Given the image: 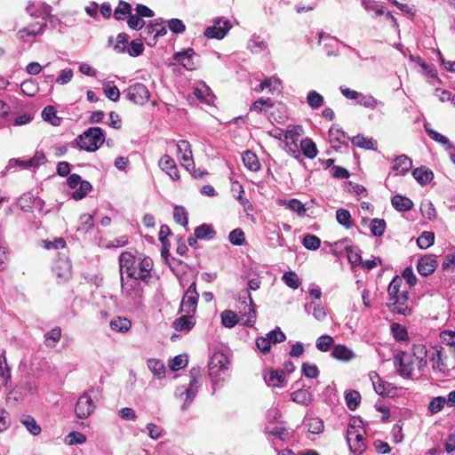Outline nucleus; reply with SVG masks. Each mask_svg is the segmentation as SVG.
<instances>
[{
    "instance_id": "obj_1",
    "label": "nucleus",
    "mask_w": 455,
    "mask_h": 455,
    "mask_svg": "<svg viewBox=\"0 0 455 455\" xmlns=\"http://www.w3.org/2000/svg\"><path fill=\"white\" fill-rule=\"evenodd\" d=\"M388 309L393 314L404 316L411 315L413 313L411 302L409 298V290L407 286L402 287V277L395 275L387 287Z\"/></svg>"
},
{
    "instance_id": "obj_2",
    "label": "nucleus",
    "mask_w": 455,
    "mask_h": 455,
    "mask_svg": "<svg viewBox=\"0 0 455 455\" xmlns=\"http://www.w3.org/2000/svg\"><path fill=\"white\" fill-rule=\"evenodd\" d=\"M229 358L224 353L216 351L210 358L208 364L209 376L213 384L224 380L228 376Z\"/></svg>"
},
{
    "instance_id": "obj_3",
    "label": "nucleus",
    "mask_w": 455,
    "mask_h": 455,
    "mask_svg": "<svg viewBox=\"0 0 455 455\" xmlns=\"http://www.w3.org/2000/svg\"><path fill=\"white\" fill-rule=\"evenodd\" d=\"M104 140L105 136L100 127H91L77 137L79 148L89 152L96 151L104 143Z\"/></svg>"
},
{
    "instance_id": "obj_4",
    "label": "nucleus",
    "mask_w": 455,
    "mask_h": 455,
    "mask_svg": "<svg viewBox=\"0 0 455 455\" xmlns=\"http://www.w3.org/2000/svg\"><path fill=\"white\" fill-rule=\"evenodd\" d=\"M356 420L354 424H349L347 431V440L350 451L357 455H361L366 450V439L364 435L366 431L360 426H355Z\"/></svg>"
},
{
    "instance_id": "obj_5",
    "label": "nucleus",
    "mask_w": 455,
    "mask_h": 455,
    "mask_svg": "<svg viewBox=\"0 0 455 455\" xmlns=\"http://www.w3.org/2000/svg\"><path fill=\"white\" fill-rule=\"evenodd\" d=\"M371 386L375 393L383 399L394 398L397 395V387L394 384L384 380L375 371H371Z\"/></svg>"
},
{
    "instance_id": "obj_6",
    "label": "nucleus",
    "mask_w": 455,
    "mask_h": 455,
    "mask_svg": "<svg viewBox=\"0 0 455 455\" xmlns=\"http://www.w3.org/2000/svg\"><path fill=\"white\" fill-rule=\"evenodd\" d=\"M199 294L196 291V283L193 282L185 292L181 304L180 312L195 315L196 312Z\"/></svg>"
},
{
    "instance_id": "obj_7",
    "label": "nucleus",
    "mask_w": 455,
    "mask_h": 455,
    "mask_svg": "<svg viewBox=\"0 0 455 455\" xmlns=\"http://www.w3.org/2000/svg\"><path fill=\"white\" fill-rule=\"evenodd\" d=\"M124 93L131 102L137 105H144L148 101L150 96L147 86L140 83L130 85Z\"/></svg>"
},
{
    "instance_id": "obj_8",
    "label": "nucleus",
    "mask_w": 455,
    "mask_h": 455,
    "mask_svg": "<svg viewBox=\"0 0 455 455\" xmlns=\"http://www.w3.org/2000/svg\"><path fill=\"white\" fill-rule=\"evenodd\" d=\"M412 364L413 362L411 355H407L404 351H398L394 356V365L400 376L411 377L413 371Z\"/></svg>"
},
{
    "instance_id": "obj_9",
    "label": "nucleus",
    "mask_w": 455,
    "mask_h": 455,
    "mask_svg": "<svg viewBox=\"0 0 455 455\" xmlns=\"http://www.w3.org/2000/svg\"><path fill=\"white\" fill-rule=\"evenodd\" d=\"M95 410V404L88 392H84L77 400L75 412L78 419H87Z\"/></svg>"
},
{
    "instance_id": "obj_10",
    "label": "nucleus",
    "mask_w": 455,
    "mask_h": 455,
    "mask_svg": "<svg viewBox=\"0 0 455 455\" xmlns=\"http://www.w3.org/2000/svg\"><path fill=\"white\" fill-rule=\"evenodd\" d=\"M135 256L130 251H123L119 256V270L121 275V282L124 281V272L131 279L136 275Z\"/></svg>"
},
{
    "instance_id": "obj_11",
    "label": "nucleus",
    "mask_w": 455,
    "mask_h": 455,
    "mask_svg": "<svg viewBox=\"0 0 455 455\" xmlns=\"http://www.w3.org/2000/svg\"><path fill=\"white\" fill-rule=\"evenodd\" d=\"M437 267V260L433 254L421 256L417 263V271L422 276H427L435 272Z\"/></svg>"
},
{
    "instance_id": "obj_12",
    "label": "nucleus",
    "mask_w": 455,
    "mask_h": 455,
    "mask_svg": "<svg viewBox=\"0 0 455 455\" xmlns=\"http://www.w3.org/2000/svg\"><path fill=\"white\" fill-rule=\"evenodd\" d=\"M231 28L228 20H218L213 26L208 27L204 30V36L208 38L222 39Z\"/></svg>"
},
{
    "instance_id": "obj_13",
    "label": "nucleus",
    "mask_w": 455,
    "mask_h": 455,
    "mask_svg": "<svg viewBox=\"0 0 455 455\" xmlns=\"http://www.w3.org/2000/svg\"><path fill=\"white\" fill-rule=\"evenodd\" d=\"M152 259L149 257L143 258L138 264V267H136V275L133 277V279H140V281L148 283L152 278Z\"/></svg>"
},
{
    "instance_id": "obj_14",
    "label": "nucleus",
    "mask_w": 455,
    "mask_h": 455,
    "mask_svg": "<svg viewBox=\"0 0 455 455\" xmlns=\"http://www.w3.org/2000/svg\"><path fill=\"white\" fill-rule=\"evenodd\" d=\"M177 149L178 153L181 154V165L188 171L190 170V167L195 168L190 143L181 140L177 143Z\"/></svg>"
},
{
    "instance_id": "obj_15",
    "label": "nucleus",
    "mask_w": 455,
    "mask_h": 455,
    "mask_svg": "<svg viewBox=\"0 0 455 455\" xmlns=\"http://www.w3.org/2000/svg\"><path fill=\"white\" fill-rule=\"evenodd\" d=\"M159 167L165 172L170 178H172L173 180H178L180 178L179 170L177 168L176 163L168 155H164L159 160L158 163Z\"/></svg>"
},
{
    "instance_id": "obj_16",
    "label": "nucleus",
    "mask_w": 455,
    "mask_h": 455,
    "mask_svg": "<svg viewBox=\"0 0 455 455\" xmlns=\"http://www.w3.org/2000/svg\"><path fill=\"white\" fill-rule=\"evenodd\" d=\"M195 51L192 48H188L182 52H176L173 55V59L181 64L188 70H195L196 68V63L193 60Z\"/></svg>"
},
{
    "instance_id": "obj_17",
    "label": "nucleus",
    "mask_w": 455,
    "mask_h": 455,
    "mask_svg": "<svg viewBox=\"0 0 455 455\" xmlns=\"http://www.w3.org/2000/svg\"><path fill=\"white\" fill-rule=\"evenodd\" d=\"M411 174L420 186L427 185L435 177L433 171L425 165L415 168Z\"/></svg>"
},
{
    "instance_id": "obj_18",
    "label": "nucleus",
    "mask_w": 455,
    "mask_h": 455,
    "mask_svg": "<svg viewBox=\"0 0 455 455\" xmlns=\"http://www.w3.org/2000/svg\"><path fill=\"white\" fill-rule=\"evenodd\" d=\"M392 170L396 175H405L412 167V160L406 155H400L394 159Z\"/></svg>"
},
{
    "instance_id": "obj_19",
    "label": "nucleus",
    "mask_w": 455,
    "mask_h": 455,
    "mask_svg": "<svg viewBox=\"0 0 455 455\" xmlns=\"http://www.w3.org/2000/svg\"><path fill=\"white\" fill-rule=\"evenodd\" d=\"M12 379V370L6 357V351L0 354V385L7 387Z\"/></svg>"
},
{
    "instance_id": "obj_20",
    "label": "nucleus",
    "mask_w": 455,
    "mask_h": 455,
    "mask_svg": "<svg viewBox=\"0 0 455 455\" xmlns=\"http://www.w3.org/2000/svg\"><path fill=\"white\" fill-rule=\"evenodd\" d=\"M391 204L399 212H404L413 208V202L409 197L397 194L391 197Z\"/></svg>"
},
{
    "instance_id": "obj_21",
    "label": "nucleus",
    "mask_w": 455,
    "mask_h": 455,
    "mask_svg": "<svg viewBox=\"0 0 455 455\" xmlns=\"http://www.w3.org/2000/svg\"><path fill=\"white\" fill-rule=\"evenodd\" d=\"M196 325V319L194 315L186 314L177 318L172 323V327L179 331H190Z\"/></svg>"
},
{
    "instance_id": "obj_22",
    "label": "nucleus",
    "mask_w": 455,
    "mask_h": 455,
    "mask_svg": "<svg viewBox=\"0 0 455 455\" xmlns=\"http://www.w3.org/2000/svg\"><path fill=\"white\" fill-rule=\"evenodd\" d=\"M265 381L269 387H283L285 383V372L283 370L270 371L268 378L265 376Z\"/></svg>"
},
{
    "instance_id": "obj_23",
    "label": "nucleus",
    "mask_w": 455,
    "mask_h": 455,
    "mask_svg": "<svg viewBox=\"0 0 455 455\" xmlns=\"http://www.w3.org/2000/svg\"><path fill=\"white\" fill-rule=\"evenodd\" d=\"M140 279H132L130 282L124 283L122 282L123 291L130 297L140 298L142 296V288L139 283Z\"/></svg>"
},
{
    "instance_id": "obj_24",
    "label": "nucleus",
    "mask_w": 455,
    "mask_h": 455,
    "mask_svg": "<svg viewBox=\"0 0 455 455\" xmlns=\"http://www.w3.org/2000/svg\"><path fill=\"white\" fill-rule=\"evenodd\" d=\"M291 399L296 403L307 406L313 401V395L307 389L300 388L291 394Z\"/></svg>"
},
{
    "instance_id": "obj_25",
    "label": "nucleus",
    "mask_w": 455,
    "mask_h": 455,
    "mask_svg": "<svg viewBox=\"0 0 455 455\" xmlns=\"http://www.w3.org/2000/svg\"><path fill=\"white\" fill-rule=\"evenodd\" d=\"M424 128H425L427 134L433 140L445 146L446 149H455V145L452 144L446 136L439 133L438 132H436L434 129L429 128L428 124H425Z\"/></svg>"
},
{
    "instance_id": "obj_26",
    "label": "nucleus",
    "mask_w": 455,
    "mask_h": 455,
    "mask_svg": "<svg viewBox=\"0 0 455 455\" xmlns=\"http://www.w3.org/2000/svg\"><path fill=\"white\" fill-rule=\"evenodd\" d=\"M331 355L337 360L347 362L353 358L354 353L347 346L339 344L333 347Z\"/></svg>"
},
{
    "instance_id": "obj_27",
    "label": "nucleus",
    "mask_w": 455,
    "mask_h": 455,
    "mask_svg": "<svg viewBox=\"0 0 455 455\" xmlns=\"http://www.w3.org/2000/svg\"><path fill=\"white\" fill-rule=\"evenodd\" d=\"M62 335L60 327H55L44 334V345L47 347L53 348L57 346Z\"/></svg>"
},
{
    "instance_id": "obj_28",
    "label": "nucleus",
    "mask_w": 455,
    "mask_h": 455,
    "mask_svg": "<svg viewBox=\"0 0 455 455\" xmlns=\"http://www.w3.org/2000/svg\"><path fill=\"white\" fill-rule=\"evenodd\" d=\"M109 325L110 328L115 331L126 332L131 329L132 323L126 317L116 316L110 321Z\"/></svg>"
},
{
    "instance_id": "obj_29",
    "label": "nucleus",
    "mask_w": 455,
    "mask_h": 455,
    "mask_svg": "<svg viewBox=\"0 0 455 455\" xmlns=\"http://www.w3.org/2000/svg\"><path fill=\"white\" fill-rule=\"evenodd\" d=\"M243 162L244 165L251 172H257L260 169V163L256 154L250 150H246L243 155Z\"/></svg>"
},
{
    "instance_id": "obj_30",
    "label": "nucleus",
    "mask_w": 455,
    "mask_h": 455,
    "mask_svg": "<svg viewBox=\"0 0 455 455\" xmlns=\"http://www.w3.org/2000/svg\"><path fill=\"white\" fill-rule=\"evenodd\" d=\"M391 333L396 341L409 340V333L407 328L399 323H392L390 325Z\"/></svg>"
},
{
    "instance_id": "obj_31",
    "label": "nucleus",
    "mask_w": 455,
    "mask_h": 455,
    "mask_svg": "<svg viewBox=\"0 0 455 455\" xmlns=\"http://www.w3.org/2000/svg\"><path fill=\"white\" fill-rule=\"evenodd\" d=\"M399 276L402 277V287L407 285L408 289L415 286L418 281L411 267H405Z\"/></svg>"
},
{
    "instance_id": "obj_32",
    "label": "nucleus",
    "mask_w": 455,
    "mask_h": 455,
    "mask_svg": "<svg viewBox=\"0 0 455 455\" xmlns=\"http://www.w3.org/2000/svg\"><path fill=\"white\" fill-rule=\"evenodd\" d=\"M300 148L305 156L314 159L317 155L316 145L311 139H304L300 142Z\"/></svg>"
},
{
    "instance_id": "obj_33",
    "label": "nucleus",
    "mask_w": 455,
    "mask_h": 455,
    "mask_svg": "<svg viewBox=\"0 0 455 455\" xmlns=\"http://www.w3.org/2000/svg\"><path fill=\"white\" fill-rule=\"evenodd\" d=\"M435 243V234L431 231H424L417 239V244L420 249H427Z\"/></svg>"
},
{
    "instance_id": "obj_34",
    "label": "nucleus",
    "mask_w": 455,
    "mask_h": 455,
    "mask_svg": "<svg viewBox=\"0 0 455 455\" xmlns=\"http://www.w3.org/2000/svg\"><path fill=\"white\" fill-rule=\"evenodd\" d=\"M132 13V5L124 1H120L118 6L114 12V17L117 20H122L125 16H130Z\"/></svg>"
},
{
    "instance_id": "obj_35",
    "label": "nucleus",
    "mask_w": 455,
    "mask_h": 455,
    "mask_svg": "<svg viewBox=\"0 0 455 455\" xmlns=\"http://www.w3.org/2000/svg\"><path fill=\"white\" fill-rule=\"evenodd\" d=\"M20 90L25 95L34 97L38 92L39 87L34 79H27L20 84Z\"/></svg>"
},
{
    "instance_id": "obj_36",
    "label": "nucleus",
    "mask_w": 455,
    "mask_h": 455,
    "mask_svg": "<svg viewBox=\"0 0 455 455\" xmlns=\"http://www.w3.org/2000/svg\"><path fill=\"white\" fill-rule=\"evenodd\" d=\"M420 213L422 216L429 220L436 218V210L430 200H426L421 203Z\"/></svg>"
},
{
    "instance_id": "obj_37",
    "label": "nucleus",
    "mask_w": 455,
    "mask_h": 455,
    "mask_svg": "<svg viewBox=\"0 0 455 455\" xmlns=\"http://www.w3.org/2000/svg\"><path fill=\"white\" fill-rule=\"evenodd\" d=\"M216 232L211 225L203 224L195 229V236L198 239L212 238Z\"/></svg>"
},
{
    "instance_id": "obj_38",
    "label": "nucleus",
    "mask_w": 455,
    "mask_h": 455,
    "mask_svg": "<svg viewBox=\"0 0 455 455\" xmlns=\"http://www.w3.org/2000/svg\"><path fill=\"white\" fill-rule=\"evenodd\" d=\"M345 400L348 409L354 411L357 408L358 404L360 403L361 395L358 391L351 390L346 393Z\"/></svg>"
},
{
    "instance_id": "obj_39",
    "label": "nucleus",
    "mask_w": 455,
    "mask_h": 455,
    "mask_svg": "<svg viewBox=\"0 0 455 455\" xmlns=\"http://www.w3.org/2000/svg\"><path fill=\"white\" fill-rule=\"evenodd\" d=\"M148 366L155 376L162 378L165 374V367L162 361L156 359L148 360Z\"/></svg>"
},
{
    "instance_id": "obj_40",
    "label": "nucleus",
    "mask_w": 455,
    "mask_h": 455,
    "mask_svg": "<svg viewBox=\"0 0 455 455\" xmlns=\"http://www.w3.org/2000/svg\"><path fill=\"white\" fill-rule=\"evenodd\" d=\"M42 117L52 125H59L60 123V119L56 116V110L53 106H46L42 111Z\"/></svg>"
},
{
    "instance_id": "obj_41",
    "label": "nucleus",
    "mask_w": 455,
    "mask_h": 455,
    "mask_svg": "<svg viewBox=\"0 0 455 455\" xmlns=\"http://www.w3.org/2000/svg\"><path fill=\"white\" fill-rule=\"evenodd\" d=\"M221 323L227 328H233L238 323V316L232 310H224L221 313Z\"/></svg>"
},
{
    "instance_id": "obj_42",
    "label": "nucleus",
    "mask_w": 455,
    "mask_h": 455,
    "mask_svg": "<svg viewBox=\"0 0 455 455\" xmlns=\"http://www.w3.org/2000/svg\"><path fill=\"white\" fill-rule=\"evenodd\" d=\"M188 213L183 206H175L173 210L174 220L182 227H186L188 223Z\"/></svg>"
},
{
    "instance_id": "obj_43",
    "label": "nucleus",
    "mask_w": 455,
    "mask_h": 455,
    "mask_svg": "<svg viewBox=\"0 0 455 455\" xmlns=\"http://www.w3.org/2000/svg\"><path fill=\"white\" fill-rule=\"evenodd\" d=\"M307 431L311 434L318 435L323 431V421L319 418H310L307 421Z\"/></svg>"
},
{
    "instance_id": "obj_44",
    "label": "nucleus",
    "mask_w": 455,
    "mask_h": 455,
    "mask_svg": "<svg viewBox=\"0 0 455 455\" xmlns=\"http://www.w3.org/2000/svg\"><path fill=\"white\" fill-rule=\"evenodd\" d=\"M274 107V102L270 98L263 99L260 98L254 101L252 105L251 106V110H256L259 113L267 111L269 108H272Z\"/></svg>"
},
{
    "instance_id": "obj_45",
    "label": "nucleus",
    "mask_w": 455,
    "mask_h": 455,
    "mask_svg": "<svg viewBox=\"0 0 455 455\" xmlns=\"http://www.w3.org/2000/svg\"><path fill=\"white\" fill-rule=\"evenodd\" d=\"M387 228L386 220L383 219H371V235L380 237Z\"/></svg>"
},
{
    "instance_id": "obj_46",
    "label": "nucleus",
    "mask_w": 455,
    "mask_h": 455,
    "mask_svg": "<svg viewBox=\"0 0 455 455\" xmlns=\"http://www.w3.org/2000/svg\"><path fill=\"white\" fill-rule=\"evenodd\" d=\"M307 102L313 109H316L323 105L324 100L320 93L315 91H311L307 96Z\"/></svg>"
},
{
    "instance_id": "obj_47",
    "label": "nucleus",
    "mask_w": 455,
    "mask_h": 455,
    "mask_svg": "<svg viewBox=\"0 0 455 455\" xmlns=\"http://www.w3.org/2000/svg\"><path fill=\"white\" fill-rule=\"evenodd\" d=\"M336 219L337 221L346 228H350L353 226L351 214L347 210L339 209L336 212Z\"/></svg>"
},
{
    "instance_id": "obj_48",
    "label": "nucleus",
    "mask_w": 455,
    "mask_h": 455,
    "mask_svg": "<svg viewBox=\"0 0 455 455\" xmlns=\"http://www.w3.org/2000/svg\"><path fill=\"white\" fill-rule=\"evenodd\" d=\"M21 422L32 435H38L41 433L40 426L36 423V419L32 416L26 415L21 419Z\"/></svg>"
},
{
    "instance_id": "obj_49",
    "label": "nucleus",
    "mask_w": 455,
    "mask_h": 455,
    "mask_svg": "<svg viewBox=\"0 0 455 455\" xmlns=\"http://www.w3.org/2000/svg\"><path fill=\"white\" fill-rule=\"evenodd\" d=\"M282 279L288 287L293 290L298 289L301 283L298 275L293 271L284 273Z\"/></svg>"
},
{
    "instance_id": "obj_50",
    "label": "nucleus",
    "mask_w": 455,
    "mask_h": 455,
    "mask_svg": "<svg viewBox=\"0 0 455 455\" xmlns=\"http://www.w3.org/2000/svg\"><path fill=\"white\" fill-rule=\"evenodd\" d=\"M229 242L236 246H240L245 243V234L242 228H235L229 233Z\"/></svg>"
},
{
    "instance_id": "obj_51",
    "label": "nucleus",
    "mask_w": 455,
    "mask_h": 455,
    "mask_svg": "<svg viewBox=\"0 0 455 455\" xmlns=\"http://www.w3.org/2000/svg\"><path fill=\"white\" fill-rule=\"evenodd\" d=\"M92 190V185L89 181L82 180L79 188L73 192L72 198L75 200L83 199Z\"/></svg>"
},
{
    "instance_id": "obj_52",
    "label": "nucleus",
    "mask_w": 455,
    "mask_h": 455,
    "mask_svg": "<svg viewBox=\"0 0 455 455\" xmlns=\"http://www.w3.org/2000/svg\"><path fill=\"white\" fill-rule=\"evenodd\" d=\"M282 205H285L287 208L297 212L300 216L304 215L307 211L305 204H302V202L299 201V199H295V198H293L288 202H283L282 204Z\"/></svg>"
},
{
    "instance_id": "obj_53",
    "label": "nucleus",
    "mask_w": 455,
    "mask_h": 455,
    "mask_svg": "<svg viewBox=\"0 0 455 455\" xmlns=\"http://www.w3.org/2000/svg\"><path fill=\"white\" fill-rule=\"evenodd\" d=\"M445 403H446L445 397H443V396L434 397L428 404V411L431 414H435L443 410Z\"/></svg>"
},
{
    "instance_id": "obj_54",
    "label": "nucleus",
    "mask_w": 455,
    "mask_h": 455,
    "mask_svg": "<svg viewBox=\"0 0 455 455\" xmlns=\"http://www.w3.org/2000/svg\"><path fill=\"white\" fill-rule=\"evenodd\" d=\"M266 433L274 435L281 441H286L290 439L291 435L288 430L283 427H275L273 429L266 428Z\"/></svg>"
},
{
    "instance_id": "obj_55",
    "label": "nucleus",
    "mask_w": 455,
    "mask_h": 455,
    "mask_svg": "<svg viewBox=\"0 0 455 455\" xmlns=\"http://www.w3.org/2000/svg\"><path fill=\"white\" fill-rule=\"evenodd\" d=\"M333 344V339L330 335H322L316 339L315 346L318 350L327 352Z\"/></svg>"
},
{
    "instance_id": "obj_56",
    "label": "nucleus",
    "mask_w": 455,
    "mask_h": 455,
    "mask_svg": "<svg viewBox=\"0 0 455 455\" xmlns=\"http://www.w3.org/2000/svg\"><path fill=\"white\" fill-rule=\"evenodd\" d=\"M303 245L308 250H317L321 245V240L315 235H306L302 241Z\"/></svg>"
},
{
    "instance_id": "obj_57",
    "label": "nucleus",
    "mask_w": 455,
    "mask_h": 455,
    "mask_svg": "<svg viewBox=\"0 0 455 455\" xmlns=\"http://www.w3.org/2000/svg\"><path fill=\"white\" fill-rule=\"evenodd\" d=\"M143 51V44L139 40H133L129 44L128 46H126V52L132 57H138L141 55Z\"/></svg>"
},
{
    "instance_id": "obj_58",
    "label": "nucleus",
    "mask_w": 455,
    "mask_h": 455,
    "mask_svg": "<svg viewBox=\"0 0 455 455\" xmlns=\"http://www.w3.org/2000/svg\"><path fill=\"white\" fill-rule=\"evenodd\" d=\"M129 36L126 33H120L117 35L114 50L117 53H124L126 52V46H128Z\"/></svg>"
},
{
    "instance_id": "obj_59",
    "label": "nucleus",
    "mask_w": 455,
    "mask_h": 455,
    "mask_svg": "<svg viewBox=\"0 0 455 455\" xmlns=\"http://www.w3.org/2000/svg\"><path fill=\"white\" fill-rule=\"evenodd\" d=\"M329 136L331 141H338L339 143H345L346 140H349V137L343 131L337 127H331L329 131Z\"/></svg>"
},
{
    "instance_id": "obj_60",
    "label": "nucleus",
    "mask_w": 455,
    "mask_h": 455,
    "mask_svg": "<svg viewBox=\"0 0 455 455\" xmlns=\"http://www.w3.org/2000/svg\"><path fill=\"white\" fill-rule=\"evenodd\" d=\"M302 374L307 378L315 379L319 375L318 367L315 364L304 363L302 364Z\"/></svg>"
},
{
    "instance_id": "obj_61",
    "label": "nucleus",
    "mask_w": 455,
    "mask_h": 455,
    "mask_svg": "<svg viewBox=\"0 0 455 455\" xmlns=\"http://www.w3.org/2000/svg\"><path fill=\"white\" fill-rule=\"evenodd\" d=\"M403 421L399 420L392 428L391 434L393 435L394 443H400L403 441L404 435L403 434Z\"/></svg>"
},
{
    "instance_id": "obj_62",
    "label": "nucleus",
    "mask_w": 455,
    "mask_h": 455,
    "mask_svg": "<svg viewBox=\"0 0 455 455\" xmlns=\"http://www.w3.org/2000/svg\"><path fill=\"white\" fill-rule=\"evenodd\" d=\"M374 408H375L376 411H378L382 413V415L380 417V421L381 422H387L389 419V418H390V410H389L388 406H387L382 401L378 400L374 403Z\"/></svg>"
},
{
    "instance_id": "obj_63",
    "label": "nucleus",
    "mask_w": 455,
    "mask_h": 455,
    "mask_svg": "<svg viewBox=\"0 0 455 455\" xmlns=\"http://www.w3.org/2000/svg\"><path fill=\"white\" fill-rule=\"evenodd\" d=\"M347 259L353 266H358L362 262V257L359 253V251L353 248H347Z\"/></svg>"
},
{
    "instance_id": "obj_64",
    "label": "nucleus",
    "mask_w": 455,
    "mask_h": 455,
    "mask_svg": "<svg viewBox=\"0 0 455 455\" xmlns=\"http://www.w3.org/2000/svg\"><path fill=\"white\" fill-rule=\"evenodd\" d=\"M440 338L443 343H445L447 346L455 347V331H443L440 334Z\"/></svg>"
}]
</instances>
